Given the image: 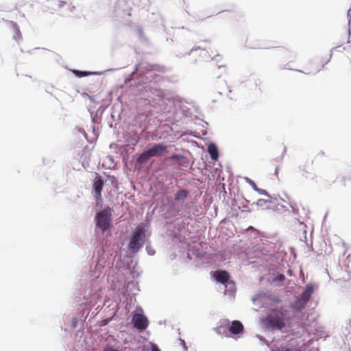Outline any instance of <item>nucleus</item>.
I'll return each mask as SVG.
<instances>
[{
	"mask_svg": "<svg viewBox=\"0 0 351 351\" xmlns=\"http://www.w3.org/2000/svg\"><path fill=\"white\" fill-rule=\"evenodd\" d=\"M313 292V286L312 285H306L305 290L298 298V300L294 304V308L298 311L304 309L310 300Z\"/></svg>",
	"mask_w": 351,
	"mask_h": 351,
	"instance_id": "obj_3",
	"label": "nucleus"
},
{
	"mask_svg": "<svg viewBox=\"0 0 351 351\" xmlns=\"http://www.w3.org/2000/svg\"><path fill=\"white\" fill-rule=\"evenodd\" d=\"M278 167H276L275 169V174L276 176H278Z\"/></svg>",
	"mask_w": 351,
	"mask_h": 351,
	"instance_id": "obj_25",
	"label": "nucleus"
},
{
	"mask_svg": "<svg viewBox=\"0 0 351 351\" xmlns=\"http://www.w3.org/2000/svg\"><path fill=\"white\" fill-rule=\"evenodd\" d=\"M324 156H325L324 152H319V153L317 154L316 157H320V158H322V157H324Z\"/></svg>",
	"mask_w": 351,
	"mask_h": 351,
	"instance_id": "obj_24",
	"label": "nucleus"
},
{
	"mask_svg": "<svg viewBox=\"0 0 351 351\" xmlns=\"http://www.w3.org/2000/svg\"><path fill=\"white\" fill-rule=\"evenodd\" d=\"M149 224L141 223L131 232L128 249L130 253H136L143 247L146 239L150 237Z\"/></svg>",
	"mask_w": 351,
	"mask_h": 351,
	"instance_id": "obj_2",
	"label": "nucleus"
},
{
	"mask_svg": "<svg viewBox=\"0 0 351 351\" xmlns=\"http://www.w3.org/2000/svg\"><path fill=\"white\" fill-rule=\"evenodd\" d=\"M104 183L101 176L96 173L95 178L93 182V191L97 205H98L101 202V191L104 187Z\"/></svg>",
	"mask_w": 351,
	"mask_h": 351,
	"instance_id": "obj_6",
	"label": "nucleus"
},
{
	"mask_svg": "<svg viewBox=\"0 0 351 351\" xmlns=\"http://www.w3.org/2000/svg\"><path fill=\"white\" fill-rule=\"evenodd\" d=\"M278 46H276L274 45H271L266 43H261L257 44L256 46L253 47L255 49H271L277 47Z\"/></svg>",
	"mask_w": 351,
	"mask_h": 351,
	"instance_id": "obj_17",
	"label": "nucleus"
},
{
	"mask_svg": "<svg viewBox=\"0 0 351 351\" xmlns=\"http://www.w3.org/2000/svg\"><path fill=\"white\" fill-rule=\"evenodd\" d=\"M132 322L134 326L140 330H145L148 325L147 317L140 313H136L133 315Z\"/></svg>",
	"mask_w": 351,
	"mask_h": 351,
	"instance_id": "obj_8",
	"label": "nucleus"
},
{
	"mask_svg": "<svg viewBox=\"0 0 351 351\" xmlns=\"http://www.w3.org/2000/svg\"><path fill=\"white\" fill-rule=\"evenodd\" d=\"M213 276L219 282L222 284L229 283L232 285V287H234V283L233 282H229L230 276L226 271H217L213 274Z\"/></svg>",
	"mask_w": 351,
	"mask_h": 351,
	"instance_id": "obj_10",
	"label": "nucleus"
},
{
	"mask_svg": "<svg viewBox=\"0 0 351 351\" xmlns=\"http://www.w3.org/2000/svg\"><path fill=\"white\" fill-rule=\"evenodd\" d=\"M167 147L162 145H155V156L162 155L166 152Z\"/></svg>",
	"mask_w": 351,
	"mask_h": 351,
	"instance_id": "obj_19",
	"label": "nucleus"
},
{
	"mask_svg": "<svg viewBox=\"0 0 351 351\" xmlns=\"http://www.w3.org/2000/svg\"><path fill=\"white\" fill-rule=\"evenodd\" d=\"M152 156H154V147L149 148L147 151L141 154L138 157L136 162L138 164L143 165L146 163Z\"/></svg>",
	"mask_w": 351,
	"mask_h": 351,
	"instance_id": "obj_13",
	"label": "nucleus"
},
{
	"mask_svg": "<svg viewBox=\"0 0 351 351\" xmlns=\"http://www.w3.org/2000/svg\"><path fill=\"white\" fill-rule=\"evenodd\" d=\"M189 195L188 191L185 189H180L178 191L175 195V201L180 203H184Z\"/></svg>",
	"mask_w": 351,
	"mask_h": 351,
	"instance_id": "obj_14",
	"label": "nucleus"
},
{
	"mask_svg": "<svg viewBox=\"0 0 351 351\" xmlns=\"http://www.w3.org/2000/svg\"><path fill=\"white\" fill-rule=\"evenodd\" d=\"M302 345L303 343L299 338H293L281 348L280 351H302Z\"/></svg>",
	"mask_w": 351,
	"mask_h": 351,
	"instance_id": "obj_7",
	"label": "nucleus"
},
{
	"mask_svg": "<svg viewBox=\"0 0 351 351\" xmlns=\"http://www.w3.org/2000/svg\"><path fill=\"white\" fill-rule=\"evenodd\" d=\"M167 71V69L160 65H155V77L160 74H164Z\"/></svg>",
	"mask_w": 351,
	"mask_h": 351,
	"instance_id": "obj_18",
	"label": "nucleus"
},
{
	"mask_svg": "<svg viewBox=\"0 0 351 351\" xmlns=\"http://www.w3.org/2000/svg\"><path fill=\"white\" fill-rule=\"evenodd\" d=\"M152 351H154V348H152Z\"/></svg>",
	"mask_w": 351,
	"mask_h": 351,
	"instance_id": "obj_27",
	"label": "nucleus"
},
{
	"mask_svg": "<svg viewBox=\"0 0 351 351\" xmlns=\"http://www.w3.org/2000/svg\"><path fill=\"white\" fill-rule=\"evenodd\" d=\"M290 323L291 317L289 311L283 308L271 310L263 320L264 326L272 331L282 330L289 326Z\"/></svg>",
	"mask_w": 351,
	"mask_h": 351,
	"instance_id": "obj_1",
	"label": "nucleus"
},
{
	"mask_svg": "<svg viewBox=\"0 0 351 351\" xmlns=\"http://www.w3.org/2000/svg\"><path fill=\"white\" fill-rule=\"evenodd\" d=\"M276 279H278L280 281L285 280V276L283 274H280L276 277Z\"/></svg>",
	"mask_w": 351,
	"mask_h": 351,
	"instance_id": "obj_23",
	"label": "nucleus"
},
{
	"mask_svg": "<svg viewBox=\"0 0 351 351\" xmlns=\"http://www.w3.org/2000/svg\"><path fill=\"white\" fill-rule=\"evenodd\" d=\"M228 329L232 335H239L243 333L244 326L240 321L234 320L228 324Z\"/></svg>",
	"mask_w": 351,
	"mask_h": 351,
	"instance_id": "obj_9",
	"label": "nucleus"
},
{
	"mask_svg": "<svg viewBox=\"0 0 351 351\" xmlns=\"http://www.w3.org/2000/svg\"><path fill=\"white\" fill-rule=\"evenodd\" d=\"M267 203V201L265 199H260L257 201L256 205L260 206H263Z\"/></svg>",
	"mask_w": 351,
	"mask_h": 351,
	"instance_id": "obj_22",
	"label": "nucleus"
},
{
	"mask_svg": "<svg viewBox=\"0 0 351 351\" xmlns=\"http://www.w3.org/2000/svg\"><path fill=\"white\" fill-rule=\"evenodd\" d=\"M110 226V221H97V227L103 232L108 229Z\"/></svg>",
	"mask_w": 351,
	"mask_h": 351,
	"instance_id": "obj_15",
	"label": "nucleus"
},
{
	"mask_svg": "<svg viewBox=\"0 0 351 351\" xmlns=\"http://www.w3.org/2000/svg\"><path fill=\"white\" fill-rule=\"evenodd\" d=\"M199 49L200 51L199 54L204 56L206 58H212V56L215 55L213 51H211V54H208V52L206 49H201L200 48H199Z\"/></svg>",
	"mask_w": 351,
	"mask_h": 351,
	"instance_id": "obj_20",
	"label": "nucleus"
},
{
	"mask_svg": "<svg viewBox=\"0 0 351 351\" xmlns=\"http://www.w3.org/2000/svg\"><path fill=\"white\" fill-rule=\"evenodd\" d=\"M113 212L112 208L106 206L96 214V219H110Z\"/></svg>",
	"mask_w": 351,
	"mask_h": 351,
	"instance_id": "obj_12",
	"label": "nucleus"
},
{
	"mask_svg": "<svg viewBox=\"0 0 351 351\" xmlns=\"http://www.w3.org/2000/svg\"><path fill=\"white\" fill-rule=\"evenodd\" d=\"M74 73L79 77H85L90 74L89 72L81 71H75Z\"/></svg>",
	"mask_w": 351,
	"mask_h": 351,
	"instance_id": "obj_21",
	"label": "nucleus"
},
{
	"mask_svg": "<svg viewBox=\"0 0 351 351\" xmlns=\"http://www.w3.org/2000/svg\"><path fill=\"white\" fill-rule=\"evenodd\" d=\"M156 101L158 106H162L164 104L167 105V102H170L171 99L162 90H155V103Z\"/></svg>",
	"mask_w": 351,
	"mask_h": 351,
	"instance_id": "obj_11",
	"label": "nucleus"
},
{
	"mask_svg": "<svg viewBox=\"0 0 351 351\" xmlns=\"http://www.w3.org/2000/svg\"><path fill=\"white\" fill-rule=\"evenodd\" d=\"M51 14H57L64 15L66 13V10H70V5L62 1H51L47 6Z\"/></svg>",
	"mask_w": 351,
	"mask_h": 351,
	"instance_id": "obj_5",
	"label": "nucleus"
},
{
	"mask_svg": "<svg viewBox=\"0 0 351 351\" xmlns=\"http://www.w3.org/2000/svg\"><path fill=\"white\" fill-rule=\"evenodd\" d=\"M326 62L319 58L308 61L304 66V73L307 75H314L322 71Z\"/></svg>",
	"mask_w": 351,
	"mask_h": 351,
	"instance_id": "obj_4",
	"label": "nucleus"
},
{
	"mask_svg": "<svg viewBox=\"0 0 351 351\" xmlns=\"http://www.w3.org/2000/svg\"><path fill=\"white\" fill-rule=\"evenodd\" d=\"M155 351H160V350L155 345Z\"/></svg>",
	"mask_w": 351,
	"mask_h": 351,
	"instance_id": "obj_26",
	"label": "nucleus"
},
{
	"mask_svg": "<svg viewBox=\"0 0 351 351\" xmlns=\"http://www.w3.org/2000/svg\"><path fill=\"white\" fill-rule=\"evenodd\" d=\"M208 152L213 160H216L218 158L217 148L214 145H210L208 147Z\"/></svg>",
	"mask_w": 351,
	"mask_h": 351,
	"instance_id": "obj_16",
	"label": "nucleus"
}]
</instances>
